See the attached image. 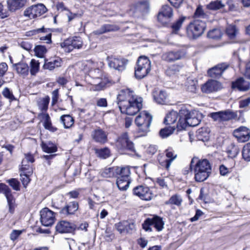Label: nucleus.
<instances>
[{
    "instance_id": "nucleus-59",
    "label": "nucleus",
    "mask_w": 250,
    "mask_h": 250,
    "mask_svg": "<svg viewBox=\"0 0 250 250\" xmlns=\"http://www.w3.org/2000/svg\"><path fill=\"white\" fill-rule=\"evenodd\" d=\"M183 200L181 196L178 194L173 196V205L180 207L182 203Z\"/></svg>"
},
{
    "instance_id": "nucleus-57",
    "label": "nucleus",
    "mask_w": 250,
    "mask_h": 250,
    "mask_svg": "<svg viewBox=\"0 0 250 250\" xmlns=\"http://www.w3.org/2000/svg\"><path fill=\"white\" fill-rule=\"evenodd\" d=\"M127 221H123L115 224V228L120 233L125 232Z\"/></svg>"
},
{
    "instance_id": "nucleus-1",
    "label": "nucleus",
    "mask_w": 250,
    "mask_h": 250,
    "mask_svg": "<svg viewBox=\"0 0 250 250\" xmlns=\"http://www.w3.org/2000/svg\"><path fill=\"white\" fill-rule=\"evenodd\" d=\"M118 107L122 113L132 116L142 107V101H139L134 95L133 91L129 88L121 89L117 97Z\"/></svg>"
},
{
    "instance_id": "nucleus-14",
    "label": "nucleus",
    "mask_w": 250,
    "mask_h": 250,
    "mask_svg": "<svg viewBox=\"0 0 250 250\" xmlns=\"http://www.w3.org/2000/svg\"><path fill=\"white\" fill-rule=\"evenodd\" d=\"M108 65L110 68L122 71L125 68L127 61L122 58L108 57L107 58Z\"/></svg>"
},
{
    "instance_id": "nucleus-40",
    "label": "nucleus",
    "mask_w": 250,
    "mask_h": 250,
    "mask_svg": "<svg viewBox=\"0 0 250 250\" xmlns=\"http://www.w3.org/2000/svg\"><path fill=\"white\" fill-rule=\"evenodd\" d=\"M186 18L187 17L186 16H180L173 23V34L178 33V32L182 27L183 22L186 20Z\"/></svg>"
},
{
    "instance_id": "nucleus-10",
    "label": "nucleus",
    "mask_w": 250,
    "mask_h": 250,
    "mask_svg": "<svg viewBox=\"0 0 250 250\" xmlns=\"http://www.w3.org/2000/svg\"><path fill=\"white\" fill-rule=\"evenodd\" d=\"M83 41L80 37H74L65 40L61 43V46L65 51L70 52L74 48L80 49L83 46Z\"/></svg>"
},
{
    "instance_id": "nucleus-8",
    "label": "nucleus",
    "mask_w": 250,
    "mask_h": 250,
    "mask_svg": "<svg viewBox=\"0 0 250 250\" xmlns=\"http://www.w3.org/2000/svg\"><path fill=\"white\" fill-rule=\"evenodd\" d=\"M164 223L162 218L156 215H153L151 218H146L143 224L142 227L146 231H152L151 226L153 225L158 231H161L164 228Z\"/></svg>"
},
{
    "instance_id": "nucleus-7",
    "label": "nucleus",
    "mask_w": 250,
    "mask_h": 250,
    "mask_svg": "<svg viewBox=\"0 0 250 250\" xmlns=\"http://www.w3.org/2000/svg\"><path fill=\"white\" fill-rule=\"evenodd\" d=\"M116 145L121 150L135 152L134 143L130 140L127 132H124L119 136L116 141Z\"/></svg>"
},
{
    "instance_id": "nucleus-43",
    "label": "nucleus",
    "mask_w": 250,
    "mask_h": 250,
    "mask_svg": "<svg viewBox=\"0 0 250 250\" xmlns=\"http://www.w3.org/2000/svg\"><path fill=\"white\" fill-rule=\"evenodd\" d=\"M130 183V181L129 179L117 178L116 184L120 190H126L128 188Z\"/></svg>"
},
{
    "instance_id": "nucleus-51",
    "label": "nucleus",
    "mask_w": 250,
    "mask_h": 250,
    "mask_svg": "<svg viewBox=\"0 0 250 250\" xmlns=\"http://www.w3.org/2000/svg\"><path fill=\"white\" fill-rule=\"evenodd\" d=\"M186 52L183 48L178 50L174 49L173 51V61L181 59L185 56Z\"/></svg>"
},
{
    "instance_id": "nucleus-19",
    "label": "nucleus",
    "mask_w": 250,
    "mask_h": 250,
    "mask_svg": "<svg viewBox=\"0 0 250 250\" xmlns=\"http://www.w3.org/2000/svg\"><path fill=\"white\" fill-rule=\"evenodd\" d=\"M107 134L106 132L98 127L92 131L91 136L95 142L103 145L107 142Z\"/></svg>"
},
{
    "instance_id": "nucleus-54",
    "label": "nucleus",
    "mask_w": 250,
    "mask_h": 250,
    "mask_svg": "<svg viewBox=\"0 0 250 250\" xmlns=\"http://www.w3.org/2000/svg\"><path fill=\"white\" fill-rule=\"evenodd\" d=\"M157 183L163 188H168V186L170 185V179L168 177L165 178H158L157 179Z\"/></svg>"
},
{
    "instance_id": "nucleus-17",
    "label": "nucleus",
    "mask_w": 250,
    "mask_h": 250,
    "mask_svg": "<svg viewBox=\"0 0 250 250\" xmlns=\"http://www.w3.org/2000/svg\"><path fill=\"white\" fill-rule=\"evenodd\" d=\"M149 9V4L147 1H141L135 4L131 11L135 17H140L147 13Z\"/></svg>"
},
{
    "instance_id": "nucleus-20",
    "label": "nucleus",
    "mask_w": 250,
    "mask_h": 250,
    "mask_svg": "<svg viewBox=\"0 0 250 250\" xmlns=\"http://www.w3.org/2000/svg\"><path fill=\"white\" fill-rule=\"evenodd\" d=\"M76 229L75 225L69 222L61 221L56 226V230L59 233H72Z\"/></svg>"
},
{
    "instance_id": "nucleus-39",
    "label": "nucleus",
    "mask_w": 250,
    "mask_h": 250,
    "mask_svg": "<svg viewBox=\"0 0 250 250\" xmlns=\"http://www.w3.org/2000/svg\"><path fill=\"white\" fill-rule=\"evenodd\" d=\"M61 121L65 128H69L74 124V119L69 115H63L61 117Z\"/></svg>"
},
{
    "instance_id": "nucleus-47",
    "label": "nucleus",
    "mask_w": 250,
    "mask_h": 250,
    "mask_svg": "<svg viewBox=\"0 0 250 250\" xmlns=\"http://www.w3.org/2000/svg\"><path fill=\"white\" fill-rule=\"evenodd\" d=\"M30 72L32 75H35L39 70L40 63L35 59H32L30 63Z\"/></svg>"
},
{
    "instance_id": "nucleus-9",
    "label": "nucleus",
    "mask_w": 250,
    "mask_h": 250,
    "mask_svg": "<svg viewBox=\"0 0 250 250\" xmlns=\"http://www.w3.org/2000/svg\"><path fill=\"white\" fill-rule=\"evenodd\" d=\"M46 11V7L43 4L40 3L27 8L24 12V15L32 19L41 16Z\"/></svg>"
},
{
    "instance_id": "nucleus-61",
    "label": "nucleus",
    "mask_w": 250,
    "mask_h": 250,
    "mask_svg": "<svg viewBox=\"0 0 250 250\" xmlns=\"http://www.w3.org/2000/svg\"><path fill=\"white\" fill-rule=\"evenodd\" d=\"M52 105H55L58 101L59 99V90L58 89H56L54 90L52 93Z\"/></svg>"
},
{
    "instance_id": "nucleus-11",
    "label": "nucleus",
    "mask_w": 250,
    "mask_h": 250,
    "mask_svg": "<svg viewBox=\"0 0 250 250\" xmlns=\"http://www.w3.org/2000/svg\"><path fill=\"white\" fill-rule=\"evenodd\" d=\"M41 222L45 227L52 226L55 220V213L47 208H43L40 211Z\"/></svg>"
},
{
    "instance_id": "nucleus-31",
    "label": "nucleus",
    "mask_w": 250,
    "mask_h": 250,
    "mask_svg": "<svg viewBox=\"0 0 250 250\" xmlns=\"http://www.w3.org/2000/svg\"><path fill=\"white\" fill-rule=\"evenodd\" d=\"M130 169L128 167H116V177L119 179H129Z\"/></svg>"
},
{
    "instance_id": "nucleus-41",
    "label": "nucleus",
    "mask_w": 250,
    "mask_h": 250,
    "mask_svg": "<svg viewBox=\"0 0 250 250\" xmlns=\"http://www.w3.org/2000/svg\"><path fill=\"white\" fill-rule=\"evenodd\" d=\"M96 154L100 158L102 159H106L110 155V150L108 147H104L103 148L95 149Z\"/></svg>"
},
{
    "instance_id": "nucleus-38",
    "label": "nucleus",
    "mask_w": 250,
    "mask_h": 250,
    "mask_svg": "<svg viewBox=\"0 0 250 250\" xmlns=\"http://www.w3.org/2000/svg\"><path fill=\"white\" fill-rule=\"evenodd\" d=\"M34 161L35 160L33 155L30 153L25 154V157L22 160L21 162V170L24 171L28 169L29 165L28 164V163H33Z\"/></svg>"
},
{
    "instance_id": "nucleus-16",
    "label": "nucleus",
    "mask_w": 250,
    "mask_h": 250,
    "mask_svg": "<svg viewBox=\"0 0 250 250\" xmlns=\"http://www.w3.org/2000/svg\"><path fill=\"white\" fill-rule=\"evenodd\" d=\"M133 192L134 195L144 200L149 201L152 198V193L147 187L137 186L134 188Z\"/></svg>"
},
{
    "instance_id": "nucleus-37",
    "label": "nucleus",
    "mask_w": 250,
    "mask_h": 250,
    "mask_svg": "<svg viewBox=\"0 0 250 250\" xmlns=\"http://www.w3.org/2000/svg\"><path fill=\"white\" fill-rule=\"evenodd\" d=\"M178 113L179 112H178L177 111H175L173 110V116H176L179 117V119L177 124V129L178 131L185 129L188 126L186 120L184 116H179Z\"/></svg>"
},
{
    "instance_id": "nucleus-50",
    "label": "nucleus",
    "mask_w": 250,
    "mask_h": 250,
    "mask_svg": "<svg viewBox=\"0 0 250 250\" xmlns=\"http://www.w3.org/2000/svg\"><path fill=\"white\" fill-rule=\"evenodd\" d=\"M242 156L245 161L248 162L250 161V143L247 144L243 147Z\"/></svg>"
},
{
    "instance_id": "nucleus-6",
    "label": "nucleus",
    "mask_w": 250,
    "mask_h": 250,
    "mask_svg": "<svg viewBox=\"0 0 250 250\" xmlns=\"http://www.w3.org/2000/svg\"><path fill=\"white\" fill-rule=\"evenodd\" d=\"M178 114L179 116H184L188 126H195L200 122L201 120L198 117V113L196 112H189L184 106L180 107Z\"/></svg>"
},
{
    "instance_id": "nucleus-62",
    "label": "nucleus",
    "mask_w": 250,
    "mask_h": 250,
    "mask_svg": "<svg viewBox=\"0 0 250 250\" xmlns=\"http://www.w3.org/2000/svg\"><path fill=\"white\" fill-rule=\"evenodd\" d=\"M127 225L125 227L126 233H131L135 229V225L133 222H130L127 221Z\"/></svg>"
},
{
    "instance_id": "nucleus-28",
    "label": "nucleus",
    "mask_w": 250,
    "mask_h": 250,
    "mask_svg": "<svg viewBox=\"0 0 250 250\" xmlns=\"http://www.w3.org/2000/svg\"><path fill=\"white\" fill-rule=\"evenodd\" d=\"M33 33L32 34H37L40 33H46L47 34L44 36L41 37L40 40L41 41H45L46 43H50L51 42V33H50V30L49 28H45L44 26L41 28L34 29L31 31Z\"/></svg>"
},
{
    "instance_id": "nucleus-48",
    "label": "nucleus",
    "mask_w": 250,
    "mask_h": 250,
    "mask_svg": "<svg viewBox=\"0 0 250 250\" xmlns=\"http://www.w3.org/2000/svg\"><path fill=\"white\" fill-rule=\"evenodd\" d=\"M2 94L4 98L8 99L9 102L16 101L17 99L14 96L12 91L8 87H5L2 91Z\"/></svg>"
},
{
    "instance_id": "nucleus-52",
    "label": "nucleus",
    "mask_w": 250,
    "mask_h": 250,
    "mask_svg": "<svg viewBox=\"0 0 250 250\" xmlns=\"http://www.w3.org/2000/svg\"><path fill=\"white\" fill-rule=\"evenodd\" d=\"M34 51L37 57L42 58L46 52L47 50L44 46L39 45L35 47Z\"/></svg>"
},
{
    "instance_id": "nucleus-21",
    "label": "nucleus",
    "mask_w": 250,
    "mask_h": 250,
    "mask_svg": "<svg viewBox=\"0 0 250 250\" xmlns=\"http://www.w3.org/2000/svg\"><path fill=\"white\" fill-rule=\"evenodd\" d=\"M229 65L227 63H221L209 69L208 73V75L212 78H218L223 73V72L228 68Z\"/></svg>"
},
{
    "instance_id": "nucleus-13",
    "label": "nucleus",
    "mask_w": 250,
    "mask_h": 250,
    "mask_svg": "<svg viewBox=\"0 0 250 250\" xmlns=\"http://www.w3.org/2000/svg\"><path fill=\"white\" fill-rule=\"evenodd\" d=\"M222 88V84L218 81L210 80L201 86V91L206 94L215 92Z\"/></svg>"
},
{
    "instance_id": "nucleus-3",
    "label": "nucleus",
    "mask_w": 250,
    "mask_h": 250,
    "mask_svg": "<svg viewBox=\"0 0 250 250\" xmlns=\"http://www.w3.org/2000/svg\"><path fill=\"white\" fill-rule=\"evenodd\" d=\"M150 70L151 62L149 59L146 56L140 57L135 67V77L139 79H142L149 73Z\"/></svg>"
},
{
    "instance_id": "nucleus-60",
    "label": "nucleus",
    "mask_w": 250,
    "mask_h": 250,
    "mask_svg": "<svg viewBox=\"0 0 250 250\" xmlns=\"http://www.w3.org/2000/svg\"><path fill=\"white\" fill-rule=\"evenodd\" d=\"M61 198H62L61 196H58L57 197H56L54 199H53L51 201V207L54 208L58 209L59 211H60V209H62L61 208V205L56 200Z\"/></svg>"
},
{
    "instance_id": "nucleus-22",
    "label": "nucleus",
    "mask_w": 250,
    "mask_h": 250,
    "mask_svg": "<svg viewBox=\"0 0 250 250\" xmlns=\"http://www.w3.org/2000/svg\"><path fill=\"white\" fill-rule=\"evenodd\" d=\"M79 208L78 203L76 201L69 202L64 207L62 208L60 211V214L63 216L74 214Z\"/></svg>"
},
{
    "instance_id": "nucleus-33",
    "label": "nucleus",
    "mask_w": 250,
    "mask_h": 250,
    "mask_svg": "<svg viewBox=\"0 0 250 250\" xmlns=\"http://www.w3.org/2000/svg\"><path fill=\"white\" fill-rule=\"evenodd\" d=\"M41 146L42 150L48 153L56 152L58 149L56 145L50 141L47 142H42Z\"/></svg>"
},
{
    "instance_id": "nucleus-36",
    "label": "nucleus",
    "mask_w": 250,
    "mask_h": 250,
    "mask_svg": "<svg viewBox=\"0 0 250 250\" xmlns=\"http://www.w3.org/2000/svg\"><path fill=\"white\" fill-rule=\"evenodd\" d=\"M41 115L42 116V118L44 120L43 125L45 129L52 132H54L57 130V128L52 125L51 119L48 114L42 113Z\"/></svg>"
},
{
    "instance_id": "nucleus-2",
    "label": "nucleus",
    "mask_w": 250,
    "mask_h": 250,
    "mask_svg": "<svg viewBox=\"0 0 250 250\" xmlns=\"http://www.w3.org/2000/svg\"><path fill=\"white\" fill-rule=\"evenodd\" d=\"M195 161H197L193 168L195 180L199 182H203L209 177L211 173L210 164L207 159L198 160L197 158L193 157L191 161L189 169H192V165Z\"/></svg>"
},
{
    "instance_id": "nucleus-45",
    "label": "nucleus",
    "mask_w": 250,
    "mask_h": 250,
    "mask_svg": "<svg viewBox=\"0 0 250 250\" xmlns=\"http://www.w3.org/2000/svg\"><path fill=\"white\" fill-rule=\"evenodd\" d=\"M225 5L220 0L211 1L207 5V8L211 10H217L222 8Z\"/></svg>"
},
{
    "instance_id": "nucleus-24",
    "label": "nucleus",
    "mask_w": 250,
    "mask_h": 250,
    "mask_svg": "<svg viewBox=\"0 0 250 250\" xmlns=\"http://www.w3.org/2000/svg\"><path fill=\"white\" fill-rule=\"evenodd\" d=\"M62 63V61L61 58L59 57H55L45 61L43 65V68L44 69L52 70L55 68L61 66Z\"/></svg>"
},
{
    "instance_id": "nucleus-46",
    "label": "nucleus",
    "mask_w": 250,
    "mask_h": 250,
    "mask_svg": "<svg viewBox=\"0 0 250 250\" xmlns=\"http://www.w3.org/2000/svg\"><path fill=\"white\" fill-rule=\"evenodd\" d=\"M226 33L230 39H234L238 34V30L235 25H229L226 28Z\"/></svg>"
},
{
    "instance_id": "nucleus-26",
    "label": "nucleus",
    "mask_w": 250,
    "mask_h": 250,
    "mask_svg": "<svg viewBox=\"0 0 250 250\" xmlns=\"http://www.w3.org/2000/svg\"><path fill=\"white\" fill-rule=\"evenodd\" d=\"M26 0H7V7L11 12H14L24 6Z\"/></svg>"
},
{
    "instance_id": "nucleus-63",
    "label": "nucleus",
    "mask_w": 250,
    "mask_h": 250,
    "mask_svg": "<svg viewBox=\"0 0 250 250\" xmlns=\"http://www.w3.org/2000/svg\"><path fill=\"white\" fill-rule=\"evenodd\" d=\"M67 243L70 250H79V247L77 246L76 242L73 239H69Z\"/></svg>"
},
{
    "instance_id": "nucleus-53",
    "label": "nucleus",
    "mask_w": 250,
    "mask_h": 250,
    "mask_svg": "<svg viewBox=\"0 0 250 250\" xmlns=\"http://www.w3.org/2000/svg\"><path fill=\"white\" fill-rule=\"evenodd\" d=\"M172 134V127L168 126L161 129L159 131V135L163 139L166 138Z\"/></svg>"
},
{
    "instance_id": "nucleus-12",
    "label": "nucleus",
    "mask_w": 250,
    "mask_h": 250,
    "mask_svg": "<svg viewBox=\"0 0 250 250\" xmlns=\"http://www.w3.org/2000/svg\"><path fill=\"white\" fill-rule=\"evenodd\" d=\"M233 135L239 143H245L250 139V129L246 126H241L234 129Z\"/></svg>"
},
{
    "instance_id": "nucleus-42",
    "label": "nucleus",
    "mask_w": 250,
    "mask_h": 250,
    "mask_svg": "<svg viewBox=\"0 0 250 250\" xmlns=\"http://www.w3.org/2000/svg\"><path fill=\"white\" fill-rule=\"evenodd\" d=\"M50 98L48 96L40 99V100L38 102V107L41 111H42V112L46 111L47 110Z\"/></svg>"
},
{
    "instance_id": "nucleus-18",
    "label": "nucleus",
    "mask_w": 250,
    "mask_h": 250,
    "mask_svg": "<svg viewBox=\"0 0 250 250\" xmlns=\"http://www.w3.org/2000/svg\"><path fill=\"white\" fill-rule=\"evenodd\" d=\"M172 9L168 5H164L158 14V20L163 25H167L171 21Z\"/></svg>"
},
{
    "instance_id": "nucleus-25",
    "label": "nucleus",
    "mask_w": 250,
    "mask_h": 250,
    "mask_svg": "<svg viewBox=\"0 0 250 250\" xmlns=\"http://www.w3.org/2000/svg\"><path fill=\"white\" fill-rule=\"evenodd\" d=\"M119 29V27L116 24H104L99 29L94 31L93 34L96 35H100L107 32L117 31Z\"/></svg>"
},
{
    "instance_id": "nucleus-34",
    "label": "nucleus",
    "mask_w": 250,
    "mask_h": 250,
    "mask_svg": "<svg viewBox=\"0 0 250 250\" xmlns=\"http://www.w3.org/2000/svg\"><path fill=\"white\" fill-rule=\"evenodd\" d=\"M196 137L198 140L206 142L208 140L209 138V131L206 128L199 129L196 132Z\"/></svg>"
},
{
    "instance_id": "nucleus-55",
    "label": "nucleus",
    "mask_w": 250,
    "mask_h": 250,
    "mask_svg": "<svg viewBox=\"0 0 250 250\" xmlns=\"http://www.w3.org/2000/svg\"><path fill=\"white\" fill-rule=\"evenodd\" d=\"M208 36L209 38L218 39L221 37L222 33L220 29H214L208 33Z\"/></svg>"
},
{
    "instance_id": "nucleus-35",
    "label": "nucleus",
    "mask_w": 250,
    "mask_h": 250,
    "mask_svg": "<svg viewBox=\"0 0 250 250\" xmlns=\"http://www.w3.org/2000/svg\"><path fill=\"white\" fill-rule=\"evenodd\" d=\"M197 81L191 78H188L185 83V87L187 91L191 93H196L197 91Z\"/></svg>"
},
{
    "instance_id": "nucleus-49",
    "label": "nucleus",
    "mask_w": 250,
    "mask_h": 250,
    "mask_svg": "<svg viewBox=\"0 0 250 250\" xmlns=\"http://www.w3.org/2000/svg\"><path fill=\"white\" fill-rule=\"evenodd\" d=\"M195 19L200 18L202 19H207L208 15L205 13L201 6L199 5L196 8L194 14Z\"/></svg>"
},
{
    "instance_id": "nucleus-23",
    "label": "nucleus",
    "mask_w": 250,
    "mask_h": 250,
    "mask_svg": "<svg viewBox=\"0 0 250 250\" xmlns=\"http://www.w3.org/2000/svg\"><path fill=\"white\" fill-rule=\"evenodd\" d=\"M153 96L154 100L159 104H170L168 95L165 91H155L153 92Z\"/></svg>"
},
{
    "instance_id": "nucleus-4",
    "label": "nucleus",
    "mask_w": 250,
    "mask_h": 250,
    "mask_svg": "<svg viewBox=\"0 0 250 250\" xmlns=\"http://www.w3.org/2000/svg\"><path fill=\"white\" fill-rule=\"evenodd\" d=\"M206 27L205 21L195 20L187 27V35L190 38L196 39L201 36Z\"/></svg>"
},
{
    "instance_id": "nucleus-58",
    "label": "nucleus",
    "mask_w": 250,
    "mask_h": 250,
    "mask_svg": "<svg viewBox=\"0 0 250 250\" xmlns=\"http://www.w3.org/2000/svg\"><path fill=\"white\" fill-rule=\"evenodd\" d=\"M23 171H22V172L21 173V180L23 186L26 187L30 182V179L26 174L23 173Z\"/></svg>"
},
{
    "instance_id": "nucleus-27",
    "label": "nucleus",
    "mask_w": 250,
    "mask_h": 250,
    "mask_svg": "<svg viewBox=\"0 0 250 250\" xmlns=\"http://www.w3.org/2000/svg\"><path fill=\"white\" fill-rule=\"evenodd\" d=\"M250 87V83L243 78H240L232 83L233 88H237L240 91H247Z\"/></svg>"
},
{
    "instance_id": "nucleus-44",
    "label": "nucleus",
    "mask_w": 250,
    "mask_h": 250,
    "mask_svg": "<svg viewBox=\"0 0 250 250\" xmlns=\"http://www.w3.org/2000/svg\"><path fill=\"white\" fill-rule=\"evenodd\" d=\"M101 174L105 178L116 177V167L105 168L101 171Z\"/></svg>"
},
{
    "instance_id": "nucleus-29",
    "label": "nucleus",
    "mask_w": 250,
    "mask_h": 250,
    "mask_svg": "<svg viewBox=\"0 0 250 250\" xmlns=\"http://www.w3.org/2000/svg\"><path fill=\"white\" fill-rule=\"evenodd\" d=\"M4 195L7 200L9 212L10 213L13 214L14 212L16 207V199L12 194V191L10 188L7 191V192L4 194Z\"/></svg>"
},
{
    "instance_id": "nucleus-32",
    "label": "nucleus",
    "mask_w": 250,
    "mask_h": 250,
    "mask_svg": "<svg viewBox=\"0 0 250 250\" xmlns=\"http://www.w3.org/2000/svg\"><path fill=\"white\" fill-rule=\"evenodd\" d=\"M160 164L167 169L170 167L171 162L172 161V152L169 151V149L166 150V157L163 158L161 157L159 159Z\"/></svg>"
},
{
    "instance_id": "nucleus-56",
    "label": "nucleus",
    "mask_w": 250,
    "mask_h": 250,
    "mask_svg": "<svg viewBox=\"0 0 250 250\" xmlns=\"http://www.w3.org/2000/svg\"><path fill=\"white\" fill-rule=\"evenodd\" d=\"M7 182L9 184V185L13 188L14 190L16 191H19L20 190V183L17 179L12 178L8 180Z\"/></svg>"
},
{
    "instance_id": "nucleus-64",
    "label": "nucleus",
    "mask_w": 250,
    "mask_h": 250,
    "mask_svg": "<svg viewBox=\"0 0 250 250\" xmlns=\"http://www.w3.org/2000/svg\"><path fill=\"white\" fill-rule=\"evenodd\" d=\"M250 104V98L241 100L239 102V107L244 108Z\"/></svg>"
},
{
    "instance_id": "nucleus-30",
    "label": "nucleus",
    "mask_w": 250,
    "mask_h": 250,
    "mask_svg": "<svg viewBox=\"0 0 250 250\" xmlns=\"http://www.w3.org/2000/svg\"><path fill=\"white\" fill-rule=\"evenodd\" d=\"M13 67L18 74L21 75L26 76L28 74L29 66L25 62H20L13 64Z\"/></svg>"
},
{
    "instance_id": "nucleus-15",
    "label": "nucleus",
    "mask_w": 250,
    "mask_h": 250,
    "mask_svg": "<svg viewBox=\"0 0 250 250\" xmlns=\"http://www.w3.org/2000/svg\"><path fill=\"white\" fill-rule=\"evenodd\" d=\"M210 116L215 121L224 122L233 119L235 117V114L231 110H226L212 113L210 114Z\"/></svg>"
},
{
    "instance_id": "nucleus-5",
    "label": "nucleus",
    "mask_w": 250,
    "mask_h": 250,
    "mask_svg": "<svg viewBox=\"0 0 250 250\" xmlns=\"http://www.w3.org/2000/svg\"><path fill=\"white\" fill-rule=\"evenodd\" d=\"M152 120V116L146 111L141 112L135 120L136 125L139 127L140 132L146 133L149 131Z\"/></svg>"
}]
</instances>
